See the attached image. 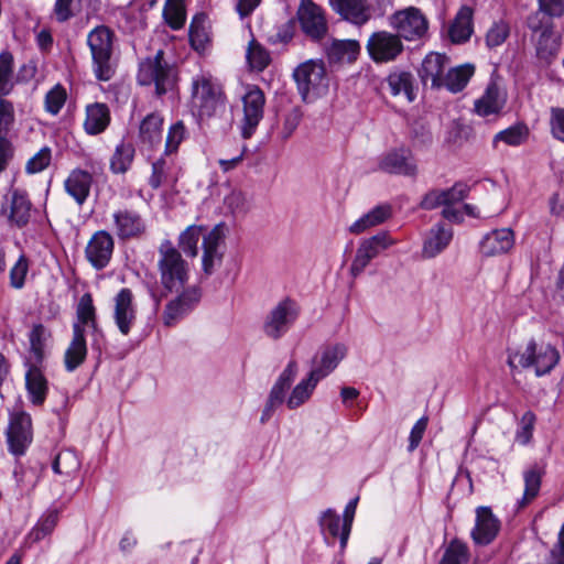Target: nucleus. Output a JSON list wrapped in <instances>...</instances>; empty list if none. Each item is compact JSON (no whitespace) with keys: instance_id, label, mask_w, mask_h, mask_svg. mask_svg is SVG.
<instances>
[{"instance_id":"obj_1","label":"nucleus","mask_w":564,"mask_h":564,"mask_svg":"<svg viewBox=\"0 0 564 564\" xmlns=\"http://www.w3.org/2000/svg\"><path fill=\"white\" fill-rule=\"evenodd\" d=\"M192 104L202 122L216 121L226 113V97L221 88L205 75L193 78Z\"/></svg>"},{"instance_id":"obj_2","label":"nucleus","mask_w":564,"mask_h":564,"mask_svg":"<svg viewBox=\"0 0 564 564\" xmlns=\"http://www.w3.org/2000/svg\"><path fill=\"white\" fill-rule=\"evenodd\" d=\"M560 361L558 350L546 343L531 339L523 349L509 351L508 365L511 368H534L535 375L542 377L550 373Z\"/></svg>"},{"instance_id":"obj_3","label":"nucleus","mask_w":564,"mask_h":564,"mask_svg":"<svg viewBox=\"0 0 564 564\" xmlns=\"http://www.w3.org/2000/svg\"><path fill=\"white\" fill-rule=\"evenodd\" d=\"M175 65L164 59V52L158 51L153 57H148L139 65L137 80L141 86L154 85L156 96H163L173 90L177 84Z\"/></svg>"},{"instance_id":"obj_4","label":"nucleus","mask_w":564,"mask_h":564,"mask_svg":"<svg viewBox=\"0 0 564 564\" xmlns=\"http://www.w3.org/2000/svg\"><path fill=\"white\" fill-rule=\"evenodd\" d=\"M158 268L161 283L167 291L178 292L188 279V267L181 252L170 240H164L159 247Z\"/></svg>"},{"instance_id":"obj_5","label":"nucleus","mask_w":564,"mask_h":564,"mask_svg":"<svg viewBox=\"0 0 564 564\" xmlns=\"http://www.w3.org/2000/svg\"><path fill=\"white\" fill-rule=\"evenodd\" d=\"M91 52L94 73L99 80H109L115 70L111 65L112 32L107 26L95 28L87 37Z\"/></svg>"},{"instance_id":"obj_6","label":"nucleus","mask_w":564,"mask_h":564,"mask_svg":"<svg viewBox=\"0 0 564 564\" xmlns=\"http://www.w3.org/2000/svg\"><path fill=\"white\" fill-rule=\"evenodd\" d=\"M299 315L300 306L296 301L285 297L268 312L262 332L268 338L278 340L292 328Z\"/></svg>"},{"instance_id":"obj_7","label":"nucleus","mask_w":564,"mask_h":564,"mask_svg":"<svg viewBox=\"0 0 564 564\" xmlns=\"http://www.w3.org/2000/svg\"><path fill=\"white\" fill-rule=\"evenodd\" d=\"M299 93L304 101H310L327 89V79L323 64L308 61L299 65L293 73Z\"/></svg>"},{"instance_id":"obj_8","label":"nucleus","mask_w":564,"mask_h":564,"mask_svg":"<svg viewBox=\"0 0 564 564\" xmlns=\"http://www.w3.org/2000/svg\"><path fill=\"white\" fill-rule=\"evenodd\" d=\"M389 23L397 31L395 35L405 41H415L423 37L429 28L425 15L414 7L394 12L389 18Z\"/></svg>"},{"instance_id":"obj_9","label":"nucleus","mask_w":564,"mask_h":564,"mask_svg":"<svg viewBox=\"0 0 564 564\" xmlns=\"http://www.w3.org/2000/svg\"><path fill=\"white\" fill-rule=\"evenodd\" d=\"M241 100L243 106L241 135L243 139H249L263 118L265 95L259 86L248 85Z\"/></svg>"},{"instance_id":"obj_10","label":"nucleus","mask_w":564,"mask_h":564,"mask_svg":"<svg viewBox=\"0 0 564 564\" xmlns=\"http://www.w3.org/2000/svg\"><path fill=\"white\" fill-rule=\"evenodd\" d=\"M366 48L375 63H390L397 59L404 46L400 36L388 31H377L369 36Z\"/></svg>"},{"instance_id":"obj_11","label":"nucleus","mask_w":564,"mask_h":564,"mask_svg":"<svg viewBox=\"0 0 564 564\" xmlns=\"http://www.w3.org/2000/svg\"><path fill=\"white\" fill-rule=\"evenodd\" d=\"M297 19L303 33L312 41L323 40L328 32L323 9L312 0H301Z\"/></svg>"},{"instance_id":"obj_12","label":"nucleus","mask_w":564,"mask_h":564,"mask_svg":"<svg viewBox=\"0 0 564 564\" xmlns=\"http://www.w3.org/2000/svg\"><path fill=\"white\" fill-rule=\"evenodd\" d=\"M394 243L395 241L387 231H380L377 235L362 240L351 262L350 273L354 276L359 275L373 258Z\"/></svg>"},{"instance_id":"obj_13","label":"nucleus","mask_w":564,"mask_h":564,"mask_svg":"<svg viewBox=\"0 0 564 564\" xmlns=\"http://www.w3.org/2000/svg\"><path fill=\"white\" fill-rule=\"evenodd\" d=\"M130 289H121L113 297V321L119 332L128 336L137 322V306Z\"/></svg>"},{"instance_id":"obj_14","label":"nucleus","mask_w":564,"mask_h":564,"mask_svg":"<svg viewBox=\"0 0 564 564\" xmlns=\"http://www.w3.org/2000/svg\"><path fill=\"white\" fill-rule=\"evenodd\" d=\"M296 375L297 364L295 360H291L279 376L269 393V398L260 417V422L262 424L268 422L273 415L275 409L283 403L285 399V392L290 389Z\"/></svg>"},{"instance_id":"obj_15","label":"nucleus","mask_w":564,"mask_h":564,"mask_svg":"<svg viewBox=\"0 0 564 564\" xmlns=\"http://www.w3.org/2000/svg\"><path fill=\"white\" fill-rule=\"evenodd\" d=\"M379 169L389 174L414 177L417 174V165L412 151L401 147L388 151L379 161Z\"/></svg>"},{"instance_id":"obj_16","label":"nucleus","mask_w":564,"mask_h":564,"mask_svg":"<svg viewBox=\"0 0 564 564\" xmlns=\"http://www.w3.org/2000/svg\"><path fill=\"white\" fill-rule=\"evenodd\" d=\"M115 242L111 235L106 230H99L88 241L85 254L88 262L96 269L102 270L111 259Z\"/></svg>"},{"instance_id":"obj_17","label":"nucleus","mask_w":564,"mask_h":564,"mask_svg":"<svg viewBox=\"0 0 564 564\" xmlns=\"http://www.w3.org/2000/svg\"><path fill=\"white\" fill-rule=\"evenodd\" d=\"M200 293L196 288L185 290L176 299L170 301L163 312V323L165 326H174L184 318L199 302Z\"/></svg>"},{"instance_id":"obj_18","label":"nucleus","mask_w":564,"mask_h":564,"mask_svg":"<svg viewBox=\"0 0 564 564\" xmlns=\"http://www.w3.org/2000/svg\"><path fill=\"white\" fill-rule=\"evenodd\" d=\"M347 347L344 344H334L321 349L319 355L313 359V368L310 371L312 378L318 381L327 377L345 358Z\"/></svg>"},{"instance_id":"obj_19","label":"nucleus","mask_w":564,"mask_h":564,"mask_svg":"<svg viewBox=\"0 0 564 564\" xmlns=\"http://www.w3.org/2000/svg\"><path fill=\"white\" fill-rule=\"evenodd\" d=\"M10 451L14 455L24 454L32 441L31 417L26 413H19L11 419L7 432Z\"/></svg>"},{"instance_id":"obj_20","label":"nucleus","mask_w":564,"mask_h":564,"mask_svg":"<svg viewBox=\"0 0 564 564\" xmlns=\"http://www.w3.org/2000/svg\"><path fill=\"white\" fill-rule=\"evenodd\" d=\"M500 530V521L495 517L489 507L476 509V522L471 530L473 541L478 545H488L497 536Z\"/></svg>"},{"instance_id":"obj_21","label":"nucleus","mask_w":564,"mask_h":564,"mask_svg":"<svg viewBox=\"0 0 564 564\" xmlns=\"http://www.w3.org/2000/svg\"><path fill=\"white\" fill-rule=\"evenodd\" d=\"M113 231L119 239L140 237L145 231V224L140 214L132 209H118L112 215Z\"/></svg>"},{"instance_id":"obj_22","label":"nucleus","mask_w":564,"mask_h":564,"mask_svg":"<svg viewBox=\"0 0 564 564\" xmlns=\"http://www.w3.org/2000/svg\"><path fill=\"white\" fill-rule=\"evenodd\" d=\"M225 232L224 226H215L207 235L203 237V270L207 275H210L215 267L221 262L223 252L219 250L224 241Z\"/></svg>"},{"instance_id":"obj_23","label":"nucleus","mask_w":564,"mask_h":564,"mask_svg":"<svg viewBox=\"0 0 564 564\" xmlns=\"http://www.w3.org/2000/svg\"><path fill=\"white\" fill-rule=\"evenodd\" d=\"M514 246V234L511 228L495 229L480 241V252L485 257H495L509 252Z\"/></svg>"},{"instance_id":"obj_24","label":"nucleus","mask_w":564,"mask_h":564,"mask_svg":"<svg viewBox=\"0 0 564 564\" xmlns=\"http://www.w3.org/2000/svg\"><path fill=\"white\" fill-rule=\"evenodd\" d=\"M329 3L336 13L352 24L362 25L371 18L366 0H329Z\"/></svg>"},{"instance_id":"obj_25","label":"nucleus","mask_w":564,"mask_h":564,"mask_svg":"<svg viewBox=\"0 0 564 564\" xmlns=\"http://www.w3.org/2000/svg\"><path fill=\"white\" fill-rule=\"evenodd\" d=\"M448 64V58L444 54L430 53L422 62L419 75L424 84L429 80L433 88L442 87L444 69Z\"/></svg>"},{"instance_id":"obj_26","label":"nucleus","mask_w":564,"mask_h":564,"mask_svg":"<svg viewBox=\"0 0 564 564\" xmlns=\"http://www.w3.org/2000/svg\"><path fill=\"white\" fill-rule=\"evenodd\" d=\"M453 238V230L443 224L434 225L424 240L422 253L424 258L432 259L447 248Z\"/></svg>"},{"instance_id":"obj_27","label":"nucleus","mask_w":564,"mask_h":564,"mask_svg":"<svg viewBox=\"0 0 564 564\" xmlns=\"http://www.w3.org/2000/svg\"><path fill=\"white\" fill-rule=\"evenodd\" d=\"M87 346L84 329L79 324H73V338L64 355L67 371L76 370L86 359Z\"/></svg>"},{"instance_id":"obj_28","label":"nucleus","mask_w":564,"mask_h":564,"mask_svg":"<svg viewBox=\"0 0 564 564\" xmlns=\"http://www.w3.org/2000/svg\"><path fill=\"white\" fill-rule=\"evenodd\" d=\"M93 176L89 172L76 169L65 180V191L78 205H83L90 193Z\"/></svg>"},{"instance_id":"obj_29","label":"nucleus","mask_w":564,"mask_h":564,"mask_svg":"<svg viewBox=\"0 0 564 564\" xmlns=\"http://www.w3.org/2000/svg\"><path fill=\"white\" fill-rule=\"evenodd\" d=\"M506 104V96L496 83H490L485 94L475 101V111L482 117L499 113Z\"/></svg>"},{"instance_id":"obj_30","label":"nucleus","mask_w":564,"mask_h":564,"mask_svg":"<svg viewBox=\"0 0 564 564\" xmlns=\"http://www.w3.org/2000/svg\"><path fill=\"white\" fill-rule=\"evenodd\" d=\"M392 216V207L390 204H381L373 207L358 220H356L350 227L349 231L354 235H359L372 227L379 226L386 223Z\"/></svg>"},{"instance_id":"obj_31","label":"nucleus","mask_w":564,"mask_h":564,"mask_svg":"<svg viewBox=\"0 0 564 564\" xmlns=\"http://www.w3.org/2000/svg\"><path fill=\"white\" fill-rule=\"evenodd\" d=\"M31 207L32 204L24 192L20 189L12 191L8 215L9 221L20 228L25 226L31 217Z\"/></svg>"},{"instance_id":"obj_32","label":"nucleus","mask_w":564,"mask_h":564,"mask_svg":"<svg viewBox=\"0 0 564 564\" xmlns=\"http://www.w3.org/2000/svg\"><path fill=\"white\" fill-rule=\"evenodd\" d=\"M531 40L534 43L538 58L546 63L553 61L561 47L560 35L553 30L538 35H531Z\"/></svg>"},{"instance_id":"obj_33","label":"nucleus","mask_w":564,"mask_h":564,"mask_svg":"<svg viewBox=\"0 0 564 564\" xmlns=\"http://www.w3.org/2000/svg\"><path fill=\"white\" fill-rule=\"evenodd\" d=\"M110 122L109 109L105 104H93L86 108L85 131L96 135L101 133Z\"/></svg>"},{"instance_id":"obj_34","label":"nucleus","mask_w":564,"mask_h":564,"mask_svg":"<svg viewBox=\"0 0 564 564\" xmlns=\"http://www.w3.org/2000/svg\"><path fill=\"white\" fill-rule=\"evenodd\" d=\"M25 386L33 404L41 405L46 398L47 380L36 366H31L25 373Z\"/></svg>"},{"instance_id":"obj_35","label":"nucleus","mask_w":564,"mask_h":564,"mask_svg":"<svg viewBox=\"0 0 564 564\" xmlns=\"http://www.w3.org/2000/svg\"><path fill=\"white\" fill-rule=\"evenodd\" d=\"M188 37L191 46L195 51H205L210 41L208 18L205 13L200 12L194 15L189 24Z\"/></svg>"},{"instance_id":"obj_36","label":"nucleus","mask_w":564,"mask_h":564,"mask_svg":"<svg viewBox=\"0 0 564 564\" xmlns=\"http://www.w3.org/2000/svg\"><path fill=\"white\" fill-rule=\"evenodd\" d=\"M474 73L475 67L473 64H464L451 68L443 77L442 87L454 94L459 93L466 87Z\"/></svg>"},{"instance_id":"obj_37","label":"nucleus","mask_w":564,"mask_h":564,"mask_svg":"<svg viewBox=\"0 0 564 564\" xmlns=\"http://www.w3.org/2000/svg\"><path fill=\"white\" fill-rule=\"evenodd\" d=\"M473 10L469 7H463L455 17L449 28V36L454 43L466 42L473 33Z\"/></svg>"},{"instance_id":"obj_38","label":"nucleus","mask_w":564,"mask_h":564,"mask_svg":"<svg viewBox=\"0 0 564 564\" xmlns=\"http://www.w3.org/2000/svg\"><path fill=\"white\" fill-rule=\"evenodd\" d=\"M360 53V44L356 40H334L327 50L330 61L354 62Z\"/></svg>"},{"instance_id":"obj_39","label":"nucleus","mask_w":564,"mask_h":564,"mask_svg":"<svg viewBox=\"0 0 564 564\" xmlns=\"http://www.w3.org/2000/svg\"><path fill=\"white\" fill-rule=\"evenodd\" d=\"M163 118L156 113L148 115L140 123L139 134L143 143L153 147L162 140Z\"/></svg>"},{"instance_id":"obj_40","label":"nucleus","mask_w":564,"mask_h":564,"mask_svg":"<svg viewBox=\"0 0 564 564\" xmlns=\"http://www.w3.org/2000/svg\"><path fill=\"white\" fill-rule=\"evenodd\" d=\"M52 468L55 474L70 479L80 468V460L73 449H62L55 456Z\"/></svg>"},{"instance_id":"obj_41","label":"nucleus","mask_w":564,"mask_h":564,"mask_svg":"<svg viewBox=\"0 0 564 564\" xmlns=\"http://www.w3.org/2000/svg\"><path fill=\"white\" fill-rule=\"evenodd\" d=\"M524 491L521 499L518 500V508L522 509L531 503L539 495L542 476L536 467H531L523 473Z\"/></svg>"},{"instance_id":"obj_42","label":"nucleus","mask_w":564,"mask_h":564,"mask_svg":"<svg viewBox=\"0 0 564 564\" xmlns=\"http://www.w3.org/2000/svg\"><path fill=\"white\" fill-rule=\"evenodd\" d=\"M390 91L393 96L403 94L409 101H413V76L409 72H393L387 78Z\"/></svg>"},{"instance_id":"obj_43","label":"nucleus","mask_w":564,"mask_h":564,"mask_svg":"<svg viewBox=\"0 0 564 564\" xmlns=\"http://www.w3.org/2000/svg\"><path fill=\"white\" fill-rule=\"evenodd\" d=\"M77 322L74 324H79L82 329L85 330V327L90 328L93 332H98L97 318H96V310L93 303V297L89 293H85L79 299L76 310Z\"/></svg>"},{"instance_id":"obj_44","label":"nucleus","mask_w":564,"mask_h":564,"mask_svg":"<svg viewBox=\"0 0 564 564\" xmlns=\"http://www.w3.org/2000/svg\"><path fill=\"white\" fill-rule=\"evenodd\" d=\"M134 148L131 143L121 142L116 147L115 153L110 160V170L115 174L126 173L133 161Z\"/></svg>"},{"instance_id":"obj_45","label":"nucleus","mask_w":564,"mask_h":564,"mask_svg":"<svg viewBox=\"0 0 564 564\" xmlns=\"http://www.w3.org/2000/svg\"><path fill=\"white\" fill-rule=\"evenodd\" d=\"M317 383L318 380L312 378V375L308 373L307 378L301 380L293 388L289 399L286 400L288 408L296 409L304 404L310 399Z\"/></svg>"},{"instance_id":"obj_46","label":"nucleus","mask_w":564,"mask_h":564,"mask_svg":"<svg viewBox=\"0 0 564 564\" xmlns=\"http://www.w3.org/2000/svg\"><path fill=\"white\" fill-rule=\"evenodd\" d=\"M15 85L13 56L9 52L0 54V97L9 95Z\"/></svg>"},{"instance_id":"obj_47","label":"nucleus","mask_w":564,"mask_h":564,"mask_svg":"<svg viewBox=\"0 0 564 564\" xmlns=\"http://www.w3.org/2000/svg\"><path fill=\"white\" fill-rule=\"evenodd\" d=\"M203 227L188 226L178 237V247L187 257L195 258L198 254V242L202 237Z\"/></svg>"},{"instance_id":"obj_48","label":"nucleus","mask_w":564,"mask_h":564,"mask_svg":"<svg viewBox=\"0 0 564 564\" xmlns=\"http://www.w3.org/2000/svg\"><path fill=\"white\" fill-rule=\"evenodd\" d=\"M163 17L171 29H182L186 21V12L182 0H167L163 9Z\"/></svg>"},{"instance_id":"obj_49","label":"nucleus","mask_w":564,"mask_h":564,"mask_svg":"<svg viewBox=\"0 0 564 564\" xmlns=\"http://www.w3.org/2000/svg\"><path fill=\"white\" fill-rule=\"evenodd\" d=\"M58 522V510L48 509L37 521L36 525L30 532V538L37 542L51 534Z\"/></svg>"},{"instance_id":"obj_50","label":"nucleus","mask_w":564,"mask_h":564,"mask_svg":"<svg viewBox=\"0 0 564 564\" xmlns=\"http://www.w3.org/2000/svg\"><path fill=\"white\" fill-rule=\"evenodd\" d=\"M246 57L250 67L258 72L263 70L270 64L268 51L256 40L249 42Z\"/></svg>"},{"instance_id":"obj_51","label":"nucleus","mask_w":564,"mask_h":564,"mask_svg":"<svg viewBox=\"0 0 564 564\" xmlns=\"http://www.w3.org/2000/svg\"><path fill=\"white\" fill-rule=\"evenodd\" d=\"M440 564H469L467 545L458 540H453L446 549Z\"/></svg>"},{"instance_id":"obj_52","label":"nucleus","mask_w":564,"mask_h":564,"mask_svg":"<svg viewBox=\"0 0 564 564\" xmlns=\"http://www.w3.org/2000/svg\"><path fill=\"white\" fill-rule=\"evenodd\" d=\"M527 137L528 129L522 124H516L498 132L494 137V145H497V143L501 141L508 145L517 147L522 144Z\"/></svg>"},{"instance_id":"obj_53","label":"nucleus","mask_w":564,"mask_h":564,"mask_svg":"<svg viewBox=\"0 0 564 564\" xmlns=\"http://www.w3.org/2000/svg\"><path fill=\"white\" fill-rule=\"evenodd\" d=\"M340 522H341V520H340L339 516L333 509H327L326 511H324L322 513V516L319 518V527H321L322 533L325 536L327 544H332V542H329L327 539V535H326L327 533L332 538H337V536L340 538V533H341Z\"/></svg>"},{"instance_id":"obj_54","label":"nucleus","mask_w":564,"mask_h":564,"mask_svg":"<svg viewBox=\"0 0 564 564\" xmlns=\"http://www.w3.org/2000/svg\"><path fill=\"white\" fill-rule=\"evenodd\" d=\"M50 336V333L43 324H35L29 335L31 351L36 362L43 359L44 343Z\"/></svg>"},{"instance_id":"obj_55","label":"nucleus","mask_w":564,"mask_h":564,"mask_svg":"<svg viewBox=\"0 0 564 564\" xmlns=\"http://www.w3.org/2000/svg\"><path fill=\"white\" fill-rule=\"evenodd\" d=\"M15 124V109L12 101L0 97V135H9Z\"/></svg>"},{"instance_id":"obj_56","label":"nucleus","mask_w":564,"mask_h":564,"mask_svg":"<svg viewBox=\"0 0 564 564\" xmlns=\"http://www.w3.org/2000/svg\"><path fill=\"white\" fill-rule=\"evenodd\" d=\"M82 0H56L53 14L57 22L64 23L75 17L77 7H80Z\"/></svg>"},{"instance_id":"obj_57","label":"nucleus","mask_w":564,"mask_h":564,"mask_svg":"<svg viewBox=\"0 0 564 564\" xmlns=\"http://www.w3.org/2000/svg\"><path fill=\"white\" fill-rule=\"evenodd\" d=\"M171 163L161 158L152 164V174L149 178V184L152 188L156 189L167 182L170 176Z\"/></svg>"},{"instance_id":"obj_58","label":"nucleus","mask_w":564,"mask_h":564,"mask_svg":"<svg viewBox=\"0 0 564 564\" xmlns=\"http://www.w3.org/2000/svg\"><path fill=\"white\" fill-rule=\"evenodd\" d=\"M509 25L503 22H495L486 34V44L489 48L500 46L509 36Z\"/></svg>"},{"instance_id":"obj_59","label":"nucleus","mask_w":564,"mask_h":564,"mask_svg":"<svg viewBox=\"0 0 564 564\" xmlns=\"http://www.w3.org/2000/svg\"><path fill=\"white\" fill-rule=\"evenodd\" d=\"M552 19L553 18H549L542 10L539 9L536 12L529 15L527 24L532 32V35H538L553 30Z\"/></svg>"},{"instance_id":"obj_60","label":"nucleus","mask_w":564,"mask_h":564,"mask_svg":"<svg viewBox=\"0 0 564 564\" xmlns=\"http://www.w3.org/2000/svg\"><path fill=\"white\" fill-rule=\"evenodd\" d=\"M186 137V128L183 121H177L170 127L165 142V152H175Z\"/></svg>"},{"instance_id":"obj_61","label":"nucleus","mask_w":564,"mask_h":564,"mask_svg":"<svg viewBox=\"0 0 564 564\" xmlns=\"http://www.w3.org/2000/svg\"><path fill=\"white\" fill-rule=\"evenodd\" d=\"M66 100V91L61 85L52 88L45 97V108L52 115L59 112Z\"/></svg>"},{"instance_id":"obj_62","label":"nucleus","mask_w":564,"mask_h":564,"mask_svg":"<svg viewBox=\"0 0 564 564\" xmlns=\"http://www.w3.org/2000/svg\"><path fill=\"white\" fill-rule=\"evenodd\" d=\"M550 130L552 137L564 143V108L552 107L550 110Z\"/></svg>"},{"instance_id":"obj_63","label":"nucleus","mask_w":564,"mask_h":564,"mask_svg":"<svg viewBox=\"0 0 564 564\" xmlns=\"http://www.w3.org/2000/svg\"><path fill=\"white\" fill-rule=\"evenodd\" d=\"M51 163V150L48 148H42L35 153L25 165V171L30 174L42 172Z\"/></svg>"},{"instance_id":"obj_64","label":"nucleus","mask_w":564,"mask_h":564,"mask_svg":"<svg viewBox=\"0 0 564 564\" xmlns=\"http://www.w3.org/2000/svg\"><path fill=\"white\" fill-rule=\"evenodd\" d=\"M28 270L29 261L26 257L22 254L10 270V284L12 288L21 289L24 285Z\"/></svg>"}]
</instances>
